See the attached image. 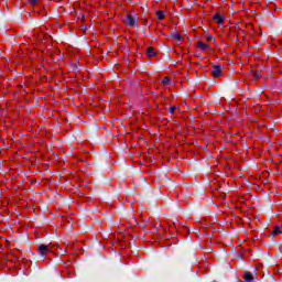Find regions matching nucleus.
I'll return each mask as SVG.
<instances>
[{
	"instance_id": "1a4fd4ad",
	"label": "nucleus",
	"mask_w": 282,
	"mask_h": 282,
	"mask_svg": "<svg viewBox=\"0 0 282 282\" xmlns=\"http://www.w3.org/2000/svg\"><path fill=\"white\" fill-rule=\"evenodd\" d=\"M271 235L272 237H276V235H281V228L279 226H275Z\"/></svg>"
},
{
	"instance_id": "423d86ee",
	"label": "nucleus",
	"mask_w": 282,
	"mask_h": 282,
	"mask_svg": "<svg viewBox=\"0 0 282 282\" xmlns=\"http://www.w3.org/2000/svg\"><path fill=\"white\" fill-rule=\"evenodd\" d=\"M147 54L149 58H155V56H158V52H155V48L153 46L148 47Z\"/></svg>"
},
{
	"instance_id": "2eb2a0df",
	"label": "nucleus",
	"mask_w": 282,
	"mask_h": 282,
	"mask_svg": "<svg viewBox=\"0 0 282 282\" xmlns=\"http://www.w3.org/2000/svg\"><path fill=\"white\" fill-rule=\"evenodd\" d=\"M176 110H177V107L171 106V107H170V113H171V116H173V113H175Z\"/></svg>"
},
{
	"instance_id": "dca6fc26",
	"label": "nucleus",
	"mask_w": 282,
	"mask_h": 282,
	"mask_svg": "<svg viewBox=\"0 0 282 282\" xmlns=\"http://www.w3.org/2000/svg\"><path fill=\"white\" fill-rule=\"evenodd\" d=\"M213 41V35H207V43H210Z\"/></svg>"
},
{
	"instance_id": "20e7f679",
	"label": "nucleus",
	"mask_w": 282,
	"mask_h": 282,
	"mask_svg": "<svg viewBox=\"0 0 282 282\" xmlns=\"http://www.w3.org/2000/svg\"><path fill=\"white\" fill-rule=\"evenodd\" d=\"M153 232H156V235H158L159 237H164V235H165V232H166V228H164V226H162V224L156 223V224L154 225V230H153Z\"/></svg>"
},
{
	"instance_id": "39448f33",
	"label": "nucleus",
	"mask_w": 282,
	"mask_h": 282,
	"mask_svg": "<svg viewBox=\"0 0 282 282\" xmlns=\"http://www.w3.org/2000/svg\"><path fill=\"white\" fill-rule=\"evenodd\" d=\"M196 46L198 47V50H200V52H207V50H210V45L204 43L203 41H198Z\"/></svg>"
},
{
	"instance_id": "9d476101",
	"label": "nucleus",
	"mask_w": 282,
	"mask_h": 282,
	"mask_svg": "<svg viewBox=\"0 0 282 282\" xmlns=\"http://www.w3.org/2000/svg\"><path fill=\"white\" fill-rule=\"evenodd\" d=\"M162 85L169 86L171 85V77L165 76L162 80H161Z\"/></svg>"
},
{
	"instance_id": "f8f14e48",
	"label": "nucleus",
	"mask_w": 282,
	"mask_h": 282,
	"mask_svg": "<svg viewBox=\"0 0 282 282\" xmlns=\"http://www.w3.org/2000/svg\"><path fill=\"white\" fill-rule=\"evenodd\" d=\"M65 274L67 279H74V276H76V272L74 271H66Z\"/></svg>"
},
{
	"instance_id": "f257e3e1",
	"label": "nucleus",
	"mask_w": 282,
	"mask_h": 282,
	"mask_svg": "<svg viewBox=\"0 0 282 282\" xmlns=\"http://www.w3.org/2000/svg\"><path fill=\"white\" fill-rule=\"evenodd\" d=\"M138 14L128 13L126 17V25H129L130 28H135L138 25Z\"/></svg>"
},
{
	"instance_id": "0eeeda50",
	"label": "nucleus",
	"mask_w": 282,
	"mask_h": 282,
	"mask_svg": "<svg viewBox=\"0 0 282 282\" xmlns=\"http://www.w3.org/2000/svg\"><path fill=\"white\" fill-rule=\"evenodd\" d=\"M243 280L246 282H252V281H254V276L252 275V273L250 271H245Z\"/></svg>"
},
{
	"instance_id": "9b49d317",
	"label": "nucleus",
	"mask_w": 282,
	"mask_h": 282,
	"mask_svg": "<svg viewBox=\"0 0 282 282\" xmlns=\"http://www.w3.org/2000/svg\"><path fill=\"white\" fill-rule=\"evenodd\" d=\"M156 19H159V21H162L164 19V11L162 10L156 11Z\"/></svg>"
},
{
	"instance_id": "7ed1b4c3",
	"label": "nucleus",
	"mask_w": 282,
	"mask_h": 282,
	"mask_svg": "<svg viewBox=\"0 0 282 282\" xmlns=\"http://www.w3.org/2000/svg\"><path fill=\"white\" fill-rule=\"evenodd\" d=\"M223 74H224V68L221 66L219 65L212 66V76H214L215 78H220Z\"/></svg>"
},
{
	"instance_id": "ddd939ff",
	"label": "nucleus",
	"mask_w": 282,
	"mask_h": 282,
	"mask_svg": "<svg viewBox=\"0 0 282 282\" xmlns=\"http://www.w3.org/2000/svg\"><path fill=\"white\" fill-rule=\"evenodd\" d=\"M173 39H175V41H182V35L180 33H175Z\"/></svg>"
},
{
	"instance_id": "f3484780",
	"label": "nucleus",
	"mask_w": 282,
	"mask_h": 282,
	"mask_svg": "<svg viewBox=\"0 0 282 282\" xmlns=\"http://www.w3.org/2000/svg\"><path fill=\"white\" fill-rule=\"evenodd\" d=\"M241 32H242L243 36H246V31H241Z\"/></svg>"
},
{
	"instance_id": "4468645a",
	"label": "nucleus",
	"mask_w": 282,
	"mask_h": 282,
	"mask_svg": "<svg viewBox=\"0 0 282 282\" xmlns=\"http://www.w3.org/2000/svg\"><path fill=\"white\" fill-rule=\"evenodd\" d=\"M28 3H30V6L34 7L39 3V0H28Z\"/></svg>"
},
{
	"instance_id": "f03ea898",
	"label": "nucleus",
	"mask_w": 282,
	"mask_h": 282,
	"mask_svg": "<svg viewBox=\"0 0 282 282\" xmlns=\"http://www.w3.org/2000/svg\"><path fill=\"white\" fill-rule=\"evenodd\" d=\"M50 252H52V246L50 245H40V247L37 248V253L40 254V257H43V259H45V257H47Z\"/></svg>"
},
{
	"instance_id": "6e6552de",
	"label": "nucleus",
	"mask_w": 282,
	"mask_h": 282,
	"mask_svg": "<svg viewBox=\"0 0 282 282\" xmlns=\"http://www.w3.org/2000/svg\"><path fill=\"white\" fill-rule=\"evenodd\" d=\"M214 21H216V23H218V25L224 24V15H221L220 13H216L214 15Z\"/></svg>"
}]
</instances>
